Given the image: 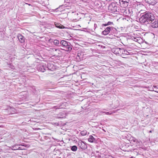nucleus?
<instances>
[{"mask_svg": "<svg viewBox=\"0 0 158 158\" xmlns=\"http://www.w3.org/2000/svg\"><path fill=\"white\" fill-rule=\"evenodd\" d=\"M126 1L127 2H129V0H119V1Z\"/></svg>", "mask_w": 158, "mask_h": 158, "instance_id": "24", "label": "nucleus"}, {"mask_svg": "<svg viewBox=\"0 0 158 158\" xmlns=\"http://www.w3.org/2000/svg\"><path fill=\"white\" fill-rule=\"evenodd\" d=\"M18 38L19 41L21 43H24L25 42V38L24 37L20 34L18 35Z\"/></svg>", "mask_w": 158, "mask_h": 158, "instance_id": "9", "label": "nucleus"}, {"mask_svg": "<svg viewBox=\"0 0 158 158\" xmlns=\"http://www.w3.org/2000/svg\"><path fill=\"white\" fill-rule=\"evenodd\" d=\"M38 70L42 72H44L48 68L46 66V65L44 64H42L38 67Z\"/></svg>", "mask_w": 158, "mask_h": 158, "instance_id": "4", "label": "nucleus"}, {"mask_svg": "<svg viewBox=\"0 0 158 158\" xmlns=\"http://www.w3.org/2000/svg\"><path fill=\"white\" fill-rule=\"evenodd\" d=\"M122 53L123 54L124 53L127 55H128L129 54V52L127 50L123 48H122Z\"/></svg>", "mask_w": 158, "mask_h": 158, "instance_id": "21", "label": "nucleus"}, {"mask_svg": "<svg viewBox=\"0 0 158 158\" xmlns=\"http://www.w3.org/2000/svg\"><path fill=\"white\" fill-rule=\"evenodd\" d=\"M114 23L113 22H108L106 23V24H102V27L106 26H107L111 25H113Z\"/></svg>", "mask_w": 158, "mask_h": 158, "instance_id": "15", "label": "nucleus"}, {"mask_svg": "<svg viewBox=\"0 0 158 158\" xmlns=\"http://www.w3.org/2000/svg\"><path fill=\"white\" fill-rule=\"evenodd\" d=\"M95 25H96V24H94V27L95 26Z\"/></svg>", "mask_w": 158, "mask_h": 158, "instance_id": "28", "label": "nucleus"}, {"mask_svg": "<svg viewBox=\"0 0 158 158\" xmlns=\"http://www.w3.org/2000/svg\"><path fill=\"white\" fill-rule=\"evenodd\" d=\"M10 67H11V69H13V68H14V66H11Z\"/></svg>", "mask_w": 158, "mask_h": 158, "instance_id": "25", "label": "nucleus"}, {"mask_svg": "<svg viewBox=\"0 0 158 158\" xmlns=\"http://www.w3.org/2000/svg\"><path fill=\"white\" fill-rule=\"evenodd\" d=\"M122 49L120 48H114L112 51L116 54H120L122 53Z\"/></svg>", "mask_w": 158, "mask_h": 158, "instance_id": "7", "label": "nucleus"}, {"mask_svg": "<svg viewBox=\"0 0 158 158\" xmlns=\"http://www.w3.org/2000/svg\"><path fill=\"white\" fill-rule=\"evenodd\" d=\"M56 109H59L60 108H56Z\"/></svg>", "mask_w": 158, "mask_h": 158, "instance_id": "29", "label": "nucleus"}, {"mask_svg": "<svg viewBox=\"0 0 158 158\" xmlns=\"http://www.w3.org/2000/svg\"><path fill=\"white\" fill-rule=\"evenodd\" d=\"M81 134L82 135H86L87 134V131H82L81 132Z\"/></svg>", "mask_w": 158, "mask_h": 158, "instance_id": "23", "label": "nucleus"}, {"mask_svg": "<svg viewBox=\"0 0 158 158\" xmlns=\"http://www.w3.org/2000/svg\"><path fill=\"white\" fill-rule=\"evenodd\" d=\"M110 28L111 31H110V32L112 34H115L117 33V31L116 28L113 27H110Z\"/></svg>", "mask_w": 158, "mask_h": 158, "instance_id": "12", "label": "nucleus"}, {"mask_svg": "<svg viewBox=\"0 0 158 158\" xmlns=\"http://www.w3.org/2000/svg\"><path fill=\"white\" fill-rule=\"evenodd\" d=\"M110 31H111L110 26L108 27L102 32V34L104 35H106L110 33Z\"/></svg>", "mask_w": 158, "mask_h": 158, "instance_id": "5", "label": "nucleus"}, {"mask_svg": "<svg viewBox=\"0 0 158 158\" xmlns=\"http://www.w3.org/2000/svg\"><path fill=\"white\" fill-rule=\"evenodd\" d=\"M117 7L115 3H112L109 5L108 7V10L112 13H115L117 12Z\"/></svg>", "mask_w": 158, "mask_h": 158, "instance_id": "3", "label": "nucleus"}, {"mask_svg": "<svg viewBox=\"0 0 158 158\" xmlns=\"http://www.w3.org/2000/svg\"><path fill=\"white\" fill-rule=\"evenodd\" d=\"M120 6L123 7H126L128 6L129 2H127L126 1H119Z\"/></svg>", "mask_w": 158, "mask_h": 158, "instance_id": "10", "label": "nucleus"}, {"mask_svg": "<svg viewBox=\"0 0 158 158\" xmlns=\"http://www.w3.org/2000/svg\"><path fill=\"white\" fill-rule=\"evenodd\" d=\"M153 87L152 88L151 90L158 93V85L153 86Z\"/></svg>", "mask_w": 158, "mask_h": 158, "instance_id": "17", "label": "nucleus"}, {"mask_svg": "<svg viewBox=\"0 0 158 158\" xmlns=\"http://www.w3.org/2000/svg\"><path fill=\"white\" fill-rule=\"evenodd\" d=\"M54 24L56 27L59 28H63V27H64L63 25L60 24L59 23H55Z\"/></svg>", "mask_w": 158, "mask_h": 158, "instance_id": "19", "label": "nucleus"}, {"mask_svg": "<svg viewBox=\"0 0 158 158\" xmlns=\"http://www.w3.org/2000/svg\"><path fill=\"white\" fill-rule=\"evenodd\" d=\"M113 113H114V112H112V111H105V112L101 111L100 112V114H102L105 113L106 114H111Z\"/></svg>", "mask_w": 158, "mask_h": 158, "instance_id": "18", "label": "nucleus"}, {"mask_svg": "<svg viewBox=\"0 0 158 158\" xmlns=\"http://www.w3.org/2000/svg\"><path fill=\"white\" fill-rule=\"evenodd\" d=\"M84 53L83 52H79L77 54V59L79 58L80 60L83 59V58Z\"/></svg>", "mask_w": 158, "mask_h": 158, "instance_id": "11", "label": "nucleus"}, {"mask_svg": "<svg viewBox=\"0 0 158 158\" xmlns=\"http://www.w3.org/2000/svg\"><path fill=\"white\" fill-rule=\"evenodd\" d=\"M64 48V50L67 51H70L72 49V45L69 42H68L65 40H62L60 41L61 45Z\"/></svg>", "mask_w": 158, "mask_h": 158, "instance_id": "2", "label": "nucleus"}, {"mask_svg": "<svg viewBox=\"0 0 158 158\" xmlns=\"http://www.w3.org/2000/svg\"><path fill=\"white\" fill-rule=\"evenodd\" d=\"M149 132L150 133H152V131H150Z\"/></svg>", "mask_w": 158, "mask_h": 158, "instance_id": "26", "label": "nucleus"}, {"mask_svg": "<svg viewBox=\"0 0 158 158\" xmlns=\"http://www.w3.org/2000/svg\"><path fill=\"white\" fill-rule=\"evenodd\" d=\"M78 145L82 149H85L87 148V146L85 142L81 141L78 142Z\"/></svg>", "mask_w": 158, "mask_h": 158, "instance_id": "6", "label": "nucleus"}, {"mask_svg": "<svg viewBox=\"0 0 158 158\" xmlns=\"http://www.w3.org/2000/svg\"><path fill=\"white\" fill-rule=\"evenodd\" d=\"M53 43L54 44L57 46H60V43L59 40H55L53 41Z\"/></svg>", "mask_w": 158, "mask_h": 158, "instance_id": "14", "label": "nucleus"}, {"mask_svg": "<svg viewBox=\"0 0 158 158\" xmlns=\"http://www.w3.org/2000/svg\"><path fill=\"white\" fill-rule=\"evenodd\" d=\"M155 18L154 16L152 13L148 11H146L141 15L139 21L142 23H152L153 20H154Z\"/></svg>", "mask_w": 158, "mask_h": 158, "instance_id": "1", "label": "nucleus"}, {"mask_svg": "<svg viewBox=\"0 0 158 158\" xmlns=\"http://www.w3.org/2000/svg\"><path fill=\"white\" fill-rule=\"evenodd\" d=\"M65 114H60V116H58V118H62L64 117L65 116Z\"/></svg>", "mask_w": 158, "mask_h": 158, "instance_id": "22", "label": "nucleus"}, {"mask_svg": "<svg viewBox=\"0 0 158 158\" xmlns=\"http://www.w3.org/2000/svg\"><path fill=\"white\" fill-rule=\"evenodd\" d=\"M147 2L148 3L152 5H155L157 2L156 0H148Z\"/></svg>", "mask_w": 158, "mask_h": 158, "instance_id": "13", "label": "nucleus"}, {"mask_svg": "<svg viewBox=\"0 0 158 158\" xmlns=\"http://www.w3.org/2000/svg\"><path fill=\"white\" fill-rule=\"evenodd\" d=\"M71 149L72 151L75 152L77 150V148L76 146L74 145L71 147Z\"/></svg>", "mask_w": 158, "mask_h": 158, "instance_id": "20", "label": "nucleus"}, {"mask_svg": "<svg viewBox=\"0 0 158 158\" xmlns=\"http://www.w3.org/2000/svg\"><path fill=\"white\" fill-rule=\"evenodd\" d=\"M95 140L94 138L92 135H90L89 136V138L88 139V140L89 142L92 143Z\"/></svg>", "mask_w": 158, "mask_h": 158, "instance_id": "16", "label": "nucleus"}, {"mask_svg": "<svg viewBox=\"0 0 158 158\" xmlns=\"http://www.w3.org/2000/svg\"><path fill=\"white\" fill-rule=\"evenodd\" d=\"M57 49H55V51H57Z\"/></svg>", "mask_w": 158, "mask_h": 158, "instance_id": "27", "label": "nucleus"}, {"mask_svg": "<svg viewBox=\"0 0 158 158\" xmlns=\"http://www.w3.org/2000/svg\"><path fill=\"white\" fill-rule=\"evenodd\" d=\"M153 22L152 23L150 27H151L153 28H156L158 27V20L154 19V20H153Z\"/></svg>", "mask_w": 158, "mask_h": 158, "instance_id": "8", "label": "nucleus"}]
</instances>
